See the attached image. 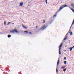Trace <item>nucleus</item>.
I'll list each match as a JSON object with an SVG mask.
<instances>
[{
    "instance_id": "nucleus-1",
    "label": "nucleus",
    "mask_w": 74,
    "mask_h": 74,
    "mask_svg": "<svg viewBox=\"0 0 74 74\" xmlns=\"http://www.w3.org/2000/svg\"><path fill=\"white\" fill-rule=\"evenodd\" d=\"M63 45V43H62L61 45L60 46V47L59 48V53L60 54H61V52H60V49H61V47H62V46Z\"/></svg>"
},
{
    "instance_id": "nucleus-2",
    "label": "nucleus",
    "mask_w": 74,
    "mask_h": 74,
    "mask_svg": "<svg viewBox=\"0 0 74 74\" xmlns=\"http://www.w3.org/2000/svg\"><path fill=\"white\" fill-rule=\"evenodd\" d=\"M67 5H62V7H60V9L58 10V11H60L63 8H64V7H67Z\"/></svg>"
},
{
    "instance_id": "nucleus-3",
    "label": "nucleus",
    "mask_w": 74,
    "mask_h": 74,
    "mask_svg": "<svg viewBox=\"0 0 74 74\" xmlns=\"http://www.w3.org/2000/svg\"><path fill=\"white\" fill-rule=\"evenodd\" d=\"M45 26L44 27H43L42 28L40 29H42V30H44V29H46V28H47V27H45Z\"/></svg>"
},
{
    "instance_id": "nucleus-4",
    "label": "nucleus",
    "mask_w": 74,
    "mask_h": 74,
    "mask_svg": "<svg viewBox=\"0 0 74 74\" xmlns=\"http://www.w3.org/2000/svg\"><path fill=\"white\" fill-rule=\"evenodd\" d=\"M14 32H15L16 33H18V30H17V29H14Z\"/></svg>"
},
{
    "instance_id": "nucleus-5",
    "label": "nucleus",
    "mask_w": 74,
    "mask_h": 74,
    "mask_svg": "<svg viewBox=\"0 0 74 74\" xmlns=\"http://www.w3.org/2000/svg\"><path fill=\"white\" fill-rule=\"evenodd\" d=\"M71 5L73 8H74V4L73 3H71Z\"/></svg>"
},
{
    "instance_id": "nucleus-6",
    "label": "nucleus",
    "mask_w": 74,
    "mask_h": 74,
    "mask_svg": "<svg viewBox=\"0 0 74 74\" xmlns=\"http://www.w3.org/2000/svg\"><path fill=\"white\" fill-rule=\"evenodd\" d=\"M22 26L23 27V28H24V29H27V27H25V26H24V25H23V24H22Z\"/></svg>"
},
{
    "instance_id": "nucleus-7",
    "label": "nucleus",
    "mask_w": 74,
    "mask_h": 74,
    "mask_svg": "<svg viewBox=\"0 0 74 74\" xmlns=\"http://www.w3.org/2000/svg\"><path fill=\"white\" fill-rule=\"evenodd\" d=\"M23 2L20 3V6H21V7H22V6H23Z\"/></svg>"
},
{
    "instance_id": "nucleus-8",
    "label": "nucleus",
    "mask_w": 74,
    "mask_h": 74,
    "mask_svg": "<svg viewBox=\"0 0 74 74\" xmlns=\"http://www.w3.org/2000/svg\"><path fill=\"white\" fill-rule=\"evenodd\" d=\"M10 33H14V29L10 31Z\"/></svg>"
},
{
    "instance_id": "nucleus-9",
    "label": "nucleus",
    "mask_w": 74,
    "mask_h": 74,
    "mask_svg": "<svg viewBox=\"0 0 74 74\" xmlns=\"http://www.w3.org/2000/svg\"><path fill=\"white\" fill-rule=\"evenodd\" d=\"M24 32L25 33V34H27V33H28V31H24Z\"/></svg>"
},
{
    "instance_id": "nucleus-10",
    "label": "nucleus",
    "mask_w": 74,
    "mask_h": 74,
    "mask_svg": "<svg viewBox=\"0 0 74 74\" xmlns=\"http://www.w3.org/2000/svg\"><path fill=\"white\" fill-rule=\"evenodd\" d=\"M69 33L70 35H73V32H69Z\"/></svg>"
},
{
    "instance_id": "nucleus-11",
    "label": "nucleus",
    "mask_w": 74,
    "mask_h": 74,
    "mask_svg": "<svg viewBox=\"0 0 74 74\" xmlns=\"http://www.w3.org/2000/svg\"><path fill=\"white\" fill-rule=\"evenodd\" d=\"M60 61L59 60H58V62H57V65H58L59 63V62H60Z\"/></svg>"
},
{
    "instance_id": "nucleus-12",
    "label": "nucleus",
    "mask_w": 74,
    "mask_h": 74,
    "mask_svg": "<svg viewBox=\"0 0 74 74\" xmlns=\"http://www.w3.org/2000/svg\"><path fill=\"white\" fill-rule=\"evenodd\" d=\"M66 67V66H65L64 67H61V69H64V68H65V67Z\"/></svg>"
},
{
    "instance_id": "nucleus-13",
    "label": "nucleus",
    "mask_w": 74,
    "mask_h": 74,
    "mask_svg": "<svg viewBox=\"0 0 74 74\" xmlns=\"http://www.w3.org/2000/svg\"><path fill=\"white\" fill-rule=\"evenodd\" d=\"M64 63L65 64H66V63H67V62L65 61L64 62Z\"/></svg>"
},
{
    "instance_id": "nucleus-14",
    "label": "nucleus",
    "mask_w": 74,
    "mask_h": 74,
    "mask_svg": "<svg viewBox=\"0 0 74 74\" xmlns=\"http://www.w3.org/2000/svg\"><path fill=\"white\" fill-rule=\"evenodd\" d=\"M66 70H67V69H64L63 71H64H64H66Z\"/></svg>"
},
{
    "instance_id": "nucleus-15",
    "label": "nucleus",
    "mask_w": 74,
    "mask_h": 74,
    "mask_svg": "<svg viewBox=\"0 0 74 74\" xmlns=\"http://www.w3.org/2000/svg\"><path fill=\"white\" fill-rule=\"evenodd\" d=\"M67 38V36H66V37L64 39V40H66Z\"/></svg>"
},
{
    "instance_id": "nucleus-16",
    "label": "nucleus",
    "mask_w": 74,
    "mask_h": 74,
    "mask_svg": "<svg viewBox=\"0 0 74 74\" xmlns=\"http://www.w3.org/2000/svg\"><path fill=\"white\" fill-rule=\"evenodd\" d=\"M8 38H10V37H11V35H8Z\"/></svg>"
},
{
    "instance_id": "nucleus-17",
    "label": "nucleus",
    "mask_w": 74,
    "mask_h": 74,
    "mask_svg": "<svg viewBox=\"0 0 74 74\" xmlns=\"http://www.w3.org/2000/svg\"><path fill=\"white\" fill-rule=\"evenodd\" d=\"M69 49H70V51L71 52V51H72V49L71 47H70Z\"/></svg>"
},
{
    "instance_id": "nucleus-18",
    "label": "nucleus",
    "mask_w": 74,
    "mask_h": 74,
    "mask_svg": "<svg viewBox=\"0 0 74 74\" xmlns=\"http://www.w3.org/2000/svg\"><path fill=\"white\" fill-rule=\"evenodd\" d=\"M71 10H72V11L73 12H74V9H71Z\"/></svg>"
},
{
    "instance_id": "nucleus-19",
    "label": "nucleus",
    "mask_w": 74,
    "mask_h": 74,
    "mask_svg": "<svg viewBox=\"0 0 74 74\" xmlns=\"http://www.w3.org/2000/svg\"><path fill=\"white\" fill-rule=\"evenodd\" d=\"M45 2H46L47 4H48V3L47 2V0H45Z\"/></svg>"
},
{
    "instance_id": "nucleus-20",
    "label": "nucleus",
    "mask_w": 74,
    "mask_h": 74,
    "mask_svg": "<svg viewBox=\"0 0 74 74\" xmlns=\"http://www.w3.org/2000/svg\"><path fill=\"white\" fill-rule=\"evenodd\" d=\"M10 23H11V22L8 23L7 25H9Z\"/></svg>"
},
{
    "instance_id": "nucleus-21",
    "label": "nucleus",
    "mask_w": 74,
    "mask_h": 74,
    "mask_svg": "<svg viewBox=\"0 0 74 74\" xmlns=\"http://www.w3.org/2000/svg\"><path fill=\"white\" fill-rule=\"evenodd\" d=\"M45 23V20H44L43 22V23Z\"/></svg>"
},
{
    "instance_id": "nucleus-22",
    "label": "nucleus",
    "mask_w": 74,
    "mask_h": 74,
    "mask_svg": "<svg viewBox=\"0 0 74 74\" xmlns=\"http://www.w3.org/2000/svg\"><path fill=\"white\" fill-rule=\"evenodd\" d=\"M29 34H32V32H29Z\"/></svg>"
},
{
    "instance_id": "nucleus-23",
    "label": "nucleus",
    "mask_w": 74,
    "mask_h": 74,
    "mask_svg": "<svg viewBox=\"0 0 74 74\" xmlns=\"http://www.w3.org/2000/svg\"><path fill=\"white\" fill-rule=\"evenodd\" d=\"M6 22H5H5H4V25H6Z\"/></svg>"
},
{
    "instance_id": "nucleus-24",
    "label": "nucleus",
    "mask_w": 74,
    "mask_h": 74,
    "mask_svg": "<svg viewBox=\"0 0 74 74\" xmlns=\"http://www.w3.org/2000/svg\"><path fill=\"white\" fill-rule=\"evenodd\" d=\"M56 72L57 73H58V70L57 69H56Z\"/></svg>"
},
{
    "instance_id": "nucleus-25",
    "label": "nucleus",
    "mask_w": 74,
    "mask_h": 74,
    "mask_svg": "<svg viewBox=\"0 0 74 74\" xmlns=\"http://www.w3.org/2000/svg\"><path fill=\"white\" fill-rule=\"evenodd\" d=\"M56 15H55L54 16V18H55V17H56Z\"/></svg>"
},
{
    "instance_id": "nucleus-26",
    "label": "nucleus",
    "mask_w": 74,
    "mask_h": 74,
    "mask_svg": "<svg viewBox=\"0 0 74 74\" xmlns=\"http://www.w3.org/2000/svg\"><path fill=\"white\" fill-rule=\"evenodd\" d=\"M64 59H65V60H66V57H64Z\"/></svg>"
},
{
    "instance_id": "nucleus-27",
    "label": "nucleus",
    "mask_w": 74,
    "mask_h": 74,
    "mask_svg": "<svg viewBox=\"0 0 74 74\" xmlns=\"http://www.w3.org/2000/svg\"><path fill=\"white\" fill-rule=\"evenodd\" d=\"M38 27H37V26H36V29H37V28H38Z\"/></svg>"
},
{
    "instance_id": "nucleus-28",
    "label": "nucleus",
    "mask_w": 74,
    "mask_h": 74,
    "mask_svg": "<svg viewBox=\"0 0 74 74\" xmlns=\"http://www.w3.org/2000/svg\"><path fill=\"white\" fill-rule=\"evenodd\" d=\"M72 49H73V47H71Z\"/></svg>"
},
{
    "instance_id": "nucleus-29",
    "label": "nucleus",
    "mask_w": 74,
    "mask_h": 74,
    "mask_svg": "<svg viewBox=\"0 0 74 74\" xmlns=\"http://www.w3.org/2000/svg\"><path fill=\"white\" fill-rule=\"evenodd\" d=\"M14 23H13L12 24V25H14Z\"/></svg>"
},
{
    "instance_id": "nucleus-30",
    "label": "nucleus",
    "mask_w": 74,
    "mask_h": 74,
    "mask_svg": "<svg viewBox=\"0 0 74 74\" xmlns=\"http://www.w3.org/2000/svg\"><path fill=\"white\" fill-rule=\"evenodd\" d=\"M65 47H67V45H66V46H65Z\"/></svg>"
},
{
    "instance_id": "nucleus-31",
    "label": "nucleus",
    "mask_w": 74,
    "mask_h": 74,
    "mask_svg": "<svg viewBox=\"0 0 74 74\" xmlns=\"http://www.w3.org/2000/svg\"><path fill=\"white\" fill-rule=\"evenodd\" d=\"M73 47L74 48V46H73Z\"/></svg>"
},
{
    "instance_id": "nucleus-32",
    "label": "nucleus",
    "mask_w": 74,
    "mask_h": 74,
    "mask_svg": "<svg viewBox=\"0 0 74 74\" xmlns=\"http://www.w3.org/2000/svg\"><path fill=\"white\" fill-rule=\"evenodd\" d=\"M70 42H69V43H70Z\"/></svg>"
},
{
    "instance_id": "nucleus-33",
    "label": "nucleus",
    "mask_w": 74,
    "mask_h": 74,
    "mask_svg": "<svg viewBox=\"0 0 74 74\" xmlns=\"http://www.w3.org/2000/svg\"><path fill=\"white\" fill-rule=\"evenodd\" d=\"M66 52V50H65Z\"/></svg>"
},
{
    "instance_id": "nucleus-34",
    "label": "nucleus",
    "mask_w": 74,
    "mask_h": 74,
    "mask_svg": "<svg viewBox=\"0 0 74 74\" xmlns=\"http://www.w3.org/2000/svg\"><path fill=\"white\" fill-rule=\"evenodd\" d=\"M72 0L74 1V0Z\"/></svg>"
},
{
    "instance_id": "nucleus-35",
    "label": "nucleus",
    "mask_w": 74,
    "mask_h": 74,
    "mask_svg": "<svg viewBox=\"0 0 74 74\" xmlns=\"http://www.w3.org/2000/svg\"><path fill=\"white\" fill-rule=\"evenodd\" d=\"M70 9H71H71L70 8Z\"/></svg>"
}]
</instances>
